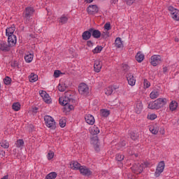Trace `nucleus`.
<instances>
[{
  "mask_svg": "<svg viewBox=\"0 0 179 179\" xmlns=\"http://www.w3.org/2000/svg\"><path fill=\"white\" fill-rule=\"evenodd\" d=\"M59 103L61 106H64L66 111H71L73 110V105L71 103H73V99L68 96H61L59 99Z\"/></svg>",
  "mask_w": 179,
  "mask_h": 179,
  "instance_id": "nucleus-1",
  "label": "nucleus"
},
{
  "mask_svg": "<svg viewBox=\"0 0 179 179\" xmlns=\"http://www.w3.org/2000/svg\"><path fill=\"white\" fill-rule=\"evenodd\" d=\"M36 10H34V7L28 6L25 8L24 11V19H25V22L28 23L31 20V16L34 15Z\"/></svg>",
  "mask_w": 179,
  "mask_h": 179,
  "instance_id": "nucleus-2",
  "label": "nucleus"
},
{
  "mask_svg": "<svg viewBox=\"0 0 179 179\" xmlns=\"http://www.w3.org/2000/svg\"><path fill=\"white\" fill-rule=\"evenodd\" d=\"M45 124L48 128H50L51 129H55L57 125L55 124V120L54 118L50 115H45L44 117Z\"/></svg>",
  "mask_w": 179,
  "mask_h": 179,
  "instance_id": "nucleus-3",
  "label": "nucleus"
},
{
  "mask_svg": "<svg viewBox=\"0 0 179 179\" xmlns=\"http://www.w3.org/2000/svg\"><path fill=\"white\" fill-rule=\"evenodd\" d=\"M168 10L170 12L172 19L173 20L179 21V10L173 7V6H169L168 7Z\"/></svg>",
  "mask_w": 179,
  "mask_h": 179,
  "instance_id": "nucleus-4",
  "label": "nucleus"
},
{
  "mask_svg": "<svg viewBox=\"0 0 179 179\" xmlns=\"http://www.w3.org/2000/svg\"><path fill=\"white\" fill-rule=\"evenodd\" d=\"M78 92L82 96H87L89 94V87L85 83H80L78 86Z\"/></svg>",
  "mask_w": 179,
  "mask_h": 179,
  "instance_id": "nucleus-5",
  "label": "nucleus"
},
{
  "mask_svg": "<svg viewBox=\"0 0 179 179\" xmlns=\"http://www.w3.org/2000/svg\"><path fill=\"white\" fill-rule=\"evenodd\" d=\"M165 166H166V164H164V161H161L158 164L155 173V177H160V174H162V173L164 171Z\"/></svg>",
  "mask_w": 179,
  "mask_h": 179,
  "instance_id": "nucleus-6",
  "label": "nucleus"
},
{
  "mask_svg": "<svg viewBox=\"0 0 179 179\" xmlns=\"http://www.w3.org/2000/svg\"><path fill=\"white\" fill-rule=\"evenodd\" d=\"M150 64L152 66H157V65L162 64V57L160 55H154L150 58Z\"/></svg>",
  "mask_w": 179,
  "mask_h": 179,
  "instance_id": "nucleus-7",
  "label": "nucleus"
},
{
  "mask_svg": "<svg viewBox=\"0 0 179 179\" xmlns=\"http://www.w3.org/2000/svg\"><path fill=\"white\" fill-rule=\"evenodd\" d=\"M80 173L82 174V176H85V177H90L92 174H93V172L90 169V168H88L86 166H82L80 169Z\"/></svg>",
  "mask_w": 179,
  "mask_h": 179,
  "instance_id": "nucleus-8",
  "label": "nucleus"
},
{
  "mask_svg": "<svg viewBox=\"0 0 179 179\" xmlns=\"http://www.w3.org/2000/svg\"><path fill=\"white\" fill-rule=\"evenodd\" d=\"M39 94L45 103H47V104L51 103V97L45 91H39Z\"/></svg>",
  "mask_w": 179,
  "mask_h": 179,
  "instance_id": "nucleus-9",
  "label": "nucleus"
},
{
  "mask_svg": "<svg viewBox=\"0 0 179 179\" xmlns=\"http://www.w3.org/2000/svg\"><path fill=\"white\" fill-rule=\"evenodd\" d=\"M8 37V43L10 45V47H15L16 45V43L17 42V39L16 38V35H10Z\"/></svg>",
  "mask_w": 179,
  "mask_h": 179,
  "instance_id": "nucleus-10",
  "label": "nucleus"
},
{
  "mask_svg": "<svg viewBox=\"0 0 179 179\" xmlns=\"http://www.w3.org/2000/svg\"><path fill=\"white\" fill-rule=\"evenodd\" d=\"M88 15H96L99 12V7L96 5H92L87 7Z\"/></svg>",
  "mask_w": 179,
  "mask_h": 179,
  "instance_id": "nucleus-11",
  "label": "nucleus"
},
{
  "mask_svg": "<svg viewBox=\"0 0 179 179\" xmlns=\"http://www.w3.org/2000/svg\"><path fill=\"white\" fill-rule=\"evenodd\" d=\"M126 78L130 86H135V83H136V80L135 79V77H134V74L131 73H127Z\"/></svg>",
  "mask_w": 179,
  "mask_h": 179,
  "instance_id": "nucleus-12",
  "label": "nucleus"
},
{
  "mask_svg": "<svg viewBox=\"0 0 179 179\" xmlns=\"http://www.w3.org/2000/svg\"><path fill=\"white\" fill-rule=\"evenodd\" d=\"M10 46L9 44H6L5 41L0 42V51H3V52H8L10 50Z\"/></svg>",
  "mask_w": 179,
  "mask_h": 179,
  "instance_id": "nucleus-13",
  "label": "nucleus"
},
{
  "mask_svg": "<svg viewBox=\"0 0 179 179\" xmlns=\"http://www.w3.org/2000/svg\"><path fill=\"white\" fill-rule=\"evenodd\" d=\"M90 31H91V35L94 38H100V37H101V32L99 31V29L90 28Z\"/></svg>",
  "mask_w": 179,
  "mask_h": 179,
  "instance_id": "nucleus-14",
  "label": "nucleus"
},
{
  "mask_svg": "<svg viewBox=\"0 0 179 179\" xmlns=\"http://www.w3.org/2000/svg\"><path fill=\"white\" fill-rule=\"evenodd\" d=\"M143 110V105H142V101H138L136 103V106L134 108V111L136 114H141Z\"/></svg>",
  "mask_w": 179,
  "mask_h": 179,
  "instance_id": "nucleus-15",
  "label": "nucleus"
},
{
  "mask_svg": "<svg viewBox=\"0 0 179 179\" xmlns=\"http://www.w3.org/2000/svg\"><path fill=\"white\" fill-rule=\"evenodd\" d=\"M70 168L71 170H79L80 171V169H82V166L80 164L76 161H72L70 164Z\"/></svg>",
  "mask_w": 179,
  "mask_h": 179,
  "instance_id": "nucleus-16",
  "label": "nucleus"
},
{
  "mask_svg": "<svg viewBox=\"0 0 179 179\" xmlns=\"http://www.w3.org/2000/svg\"><path fill=\"white\" fill-rule=\"evenodd\" d=\"M85 120L87 122V124H89V125H94L95 122L94 117L90 114H88L85 115Z\"/></svg>",
  "mask_w": 179,
  "mask_h": 179,
  "instance_id": "nucleus-17",
  "label": "nucleus"
},
{
  "mask_svg": "<svg viewBox=\"0 0 179 179\" xmlns=\"http://www.w3.org/2000/svg\"><path fill=\"white\" fill-rule=\"evenodd\" d=\"M103 66V64H101V62L100 60H96L94 64V69L95 72L98 73L101 71V68Z\"/></svg>",
  "mask_w": 179,
  "mask_h": 179,
  "instance_id": "nucleus-18",
  "label": "nucleus"
},
{
  "mask_svg": "<svg viewBox=\"0 0 179 179\" xmlns=\"http://www.w3.org/2000/svg\"><path fill=\"white\" fill-rule=\"evenodd\" d=\"M148 108H150V110H159V108H160L157 99L155 101L150 102L148 104Z\"/></svg>",
  "mask_w": 179,
  "mask_h": 179,
  "instance_id": "nucleus-19",
  "label": "nucleus"
},
{
  "mask_svg": "<svg viewBox=\"0 0 179 179\" xmlns=\"http://www.w3.org/2000/svg\"><path fill=\"white\" fill-rule=\"evenodd\" d=\"M83 40L87 41V40H90V37H92V31H90V29L87 31H85L82 35Z\"/></svg>",
  "mask_w": 179,
  "mask_h": 179,
  "instance_id": "nucleus-20",
  "label": "nucleus"
},
{
  "mask_svg": "<svg viewBox=\"0 0 179 179\" xmlns=\"http://www.w3.org/2000/svg\"><path fill=\"white\" fill-rule=\"evenodd\" d=\"M157 101L158 103V106H159V108H162V107L167 104V99L166 98H159L157 99Z\"/></svg>",
  "mask_w": 179,
  "mask_h": 179,
  "instance_id": "nucleus-21",
  "label": "nucleus"
},
{
  "mask_svg": "<svg viewBox=\"0 0 179 179\" xmlns=\"http://www.w3.org/2000/svg\"><path fill=\"white\" fill-rule=\"evenodd\" d=\"M15 27H10L9 28H7L6 29V36H15L13 33H15Z\"/></svg>",
  "mask_w": 179,
  "mask_h": 179,
  "instance_id": "nucleus-22",
  "label": "nucleus"
},
{
  "mask_svg": "<svg viewBox=\"0 0 179 179\" xmlns=\"http://www.w3.org/2000/svg\"><path fill=\"white\" fill-rule=\"evenodd\" d=\"M115 45L117 48H122L124 45L122 44V41H121V38L117 37L115 41Z\"/></svg>",
  "mask_w": 179,
  "mask_h": 179,
  "instance_id": "nucleus-23",
  "label": "nucleus"
},
{
  "mask_svg": "<svg viewBox=\"0 0 179 179\" xmlns=\"http://www.w3.org/2000/svg\"><path fill=\"white\" fill-rule=\"evenodd\" d=\"M177 107H178V103L176 101H172L169 105V109L171 111H176L177 110Z\"/></svg>",
  "mask_w": 179,
  "mask_h": 179,
  "instance_id": "nucleus-24",
  "label": "nucleus"
},
{
  "mask_svg": "<svg viewBox=\"0 0 179 179\" xmlns=\"http://www.w3.org/2000/svg\"><path fill=\"white\" fill-rule=\"evenodd\" d=\"M136 59L138 62H142V61L145 59V55L141 52H138L136 55Z\"/></svg>",
  "mask_w": 179,
  "mask_h": 179,
  "instance_id": "nucleus-25",
  "label": "nucleus"
},
{
  "mask_svg": "<svg viewBox=\"0 0 179 179\" xmlns=\"http://www.w3.org/2000/svg\"><path fill=\"white\" fill-rule=\"evenodd\" d=\"M33 54L31 53H27L24 56V60L26 62H27L28 64H30V62H31V61H33Z\"/></svg>",
  "mask_w": 179,
  "mask_h": 179,
  "instance_id": "nucleus-26",
  "label": "nucleus"
},
{
  "mask_svg": "<svg viewBox=\"0 0 179 179\" xmlns=\"http://www.w3.org/2000/svg\"><path fill=\"white\" fill-rule=\"evenodd\" d=\"M38 80V76H37L34 73H32L30 74L29 82H31L32 83H34V82H37Z\"/></svg>",
  "mask_w": 179,
  "mask_h": 179,
  "instance_id": "nucleus-27",
  "label": "nucleus"
},
{
  "mask_svg": "<svg viewBox=\"0 0 179 179\" xmlns=\"http://www.w3.org/2000/svg\"><path fill=\"white\" fill-rule=\"evenodd\" d=\"M0 145L3 149H8L9 148V142L6 140H1L0 141Z\"/></svg>",
  "mask_w": 179,
  "mask_h": 179,
  "instance_id": "nucleus-28",
  "label": "nucleus"
},
{
  "mask_svg": "<svg viewBox=\"0 0 179 179\" xmlns=\"http://www.w3.org/2000/svg\"><path fill=\"white\" fill-rule=\"evenodd\" d=\"M113 91L114 90L111 86L108 87L104 90L105 94H106V96H110V94H113Z\"/></svg>",
  "mask_w": 179,
  "mask_h": 179,
  "instance_id": "nucleus-29",
  "label": "nucleus"
},
{
  "mask_svg": "<svg viewBox=\"0 0 179 179\" xmlns=\"http://www.w3.org/2000/svg\"><path fill=\"white\" fill-rule=\"evenodd\" d=\"M159 94L160 93L157 90H154L150 93V99H157Z\"/></svg>",
  "mask_w": 179,
  "mask_h": 179,
  "instance_id": "nucleus-30",
  "label": "nucleus"
},
{
  "mask_svg": "<svg viewBox=\"0 0 179 179\" xmlns=\"http://www.w3.org/2000/svg\"><path fill=\"white\" fill-rule=\"evenodd\" d=\"M103 51V46L97 45L94 50H92L93 54H100Z\"/></svg>",
  "mask_w": 179,
  "mask_h": 179,
  "instance_id": "nucleus-31",
  "label": "nucleus"
},
{
  "mask_svg": "<svg viewBox=\"0 0 179 179\" xmlns=\"http://www.w3.org/2000/svg\"><path fill=\"white\" fill-rule=\"evenodd\" d=\"M57 178V173L56 172H51L48 174L45 177V179H55Z\"/></svg>",
  "mask_w": 179,
  "mask_h": 179,
  "instance_id": "nucleus-32",
  "label": "nucleus"
},
{
  "mask_svg": "<svg viewBox=\"0 0 179 179\" xmlns=\"http://www.w3.org/2000/svg\"><path fill=\"white\" fill-rule=\"evenodd\" d=\"M59 22L62 23V24H65V23L68 22V17L65 15H62L60 18H59Z\"/></svg>",
  "mask_w": 179,
  "mask_h": 179,
  "instance_id": "nucleus-33",
  "label": "nucleus"
},
{
  "mask_svg": "<svg viewBox=\"0 0 179 179\" xmlns=\"http://www.w3.org/2000/svg\"><path fill=\"white\" fill-rule=\"evenodd\" d=\"M92 141H95V143L96 145H94V149L96 152H99V150H100L99 148V138L97 136L93 137Z\"/></svg>",
  "mask_w": 179,
  "mask_h": 179,
  "instance_id": "nucleus-34",
  "label": "nucleus"
},
{
  "mask_svg": "<svg viewBox=\"0 0 179 179\" xmlns=\"http://www.w3.org/2000/svg\"><path fill=\"white\" fill-rule=\"evenodd\" d=\"M12 108L14 111H19V110H20V103L19 102L14 103L12 106Z\"/></svg>",
  "mask_w": 179,
  "mask_h": 179,
  "instance_id": "nucleus-35",
  "label": "nucleus"
},
{
  "mask_svg": "<svg viewBox=\"0 0 179 179\" xmlns=\"http://www.w3.org/2000/svg\"><path fill=\"white\" fill-rule=\"evenodd\" d=\"M101 37L103 40L108 38V37H110V32H108V31H103L102 34L101 33Z\"/></svg>",
  "mask_w": 179,
  "mask_h": 179,
  "instance_id": "nucleus-36",
  "label": "nucleus"
},
{
  "mask_svg": "<svg viewBox=\"0 0 179 179\" xmlns=\"http://www.w3.org/2000/svg\"><path fill=\"white\" fill-rule=\"evenodd\" d=\"M91 134L92 135H98V134H100V129H98V127H93L91 129Z\"/></svg>",
  "mask_w": 179,
  "mask_h": 179,
  "instance_id": "nucleus-37",
  "label": "nucleus"
},
{
  "mask_svg": "<svg viewBox=\"0 0 179 179\" xmlns=\"http://www.w3.org/2000/svg\"><path fill=\"white\" fill-rule=\"evenodd\" d=\"M66 125V119H65V117L60 119L59 126L61 127V128H65Z\"/></svg>",
  "mask_w": 179,
  "mask_h": 179,
  "instance_id": "nucleus-38",
  "label": "nucleus"
},
{
  "mask_svg": "<svg viewBox=\"0 0 179 179\" xmlns=\"http://www.w3.org/2000/svg\"><path fill=\"white\" fill-rule=\"evenodd\" d=\"M101 114L102 117H108L110 115V111L106 109L101 110Z\"/></svg>",
  "mask_w": 179,
  "mask_h": 179,
  "instance_id": "nucleus-39",
  "label": "nucleus"
},
{
  "mask_svg": "<svg viewBox=\"0 0 179 179\" xmlns=\"http://www.w3.org/2000/svg\"><path fill=\"white\" fill-rule=\"evenodd\" d=\"M130 138L132 141H136L139 138V136L135 132H131L130 133Z\"/></svg>",
  "mask_w": 179,
  "mask_h": 179,
  "instance_id": "nucleus-40",
  "label": "nucleus"
},
{
  "mask_svg": "<svg viewBox=\"0 0 179 179\" xmlns=\"http://www.w3.org/2000/svg\"><path fill=\"white\" fill-rule=\"evenodd\" d=\"M66 89V85H65V84H59L58 90L59 92H65Z\"/></svg>",
  "mask_w": 179,
  "mask_h": 179,
  "instance_id": "nucleus-41",
  "label": "nucleus"
},
{
  "mask_svg": "<svg viewBox=\"0 0 179 179\" xmlns=\"http://www.w3.org/2000/svg\"><path fill=\"white\" fill-rule=\"evenodd\" d=\"M3 83L4 84L8 85L10 83H12V78H10V77L6 76L4 79H3Z\"/></svg>",
  "mask_w": 179,
  "mask_h": 179,
  "instance_id": "nucleus-42",
  "label": "nucleus"
},
{
  "mask_svg": "<svg viewBox=\"0 0 179 179\" xmlns=\"http://www.w3.org/2000/svg\"><path fill=\"white\" fill-rule=\"evenodd\" d=\"M24 145V141L22 139H19L17 141L16 146L17 148H22Z\"/></svg>",
  "mask_w": 179,
  "mask_h": 179,
  "instance_id": "nucleus-43",
  "label": "nucleus"
},
{
  "mask_svg": "<svg viewBox=\"0 0 179 179\" xmlns=\"http://www.w3.org/2000/svg\"><path fill=\"white\" fill-rule=\"evenodd\" d=\"M148 120L153 121V120H156L157 118V115L155 113H152V114L148 115Z\"/></svg>",
  "mask_w": 179,
  "mask_h": 179,
  "instance_id": "nucleus-44",
  "label": "nucleus"
},
{
  "mask_svg": "<svg viewBox=\"0 0 179 179\" xmlns=\"http://www.w3.org/2000/svg\"><path fill=\"white\" fill-rule=\"evenodd\" d=\"M150 132H152V134H153L154 135H157V134L159 133V130L153 127H150Z\"/></svg>",
  "mask_w": 179,
  "mask_h": 179,
  "instance_id": "nucleus-45",
  "label": "nucleus"
},
{
  "mask_svg": "<svg viewBox=\"0 0 179 179\" xmlns=\"http://www.w3.org/2000/svg\"><path fill=\"white\" fill-rule=\"evenodd\" d=\"M116 160L117 162H122L124 160V155L121 154H117L116 155Z\"/></svg>",
  "mask_w": 179,
  "mask_h": 179,
  "instance_id": "nucleus-46",
  "label": "nucleus"
},
{
  "mask_svg": "<svg viewBox=\"0 0 179 179\" xmlns=\"http://www.w3.org/2000/svg\"><path fill=\"white\" fill-rule=\"evenodd\" d=\"M103 28L105 29V30H106L107 31H108V30H111V24H110V22H106L104 24Z\"/></svg>",
  "mask_w": 179,
  "mask_h": 179,
  "instance_id": "nucleus-47",
  "label": "nucleus"
},
{
  "mask_svg": "<svg viewBox=\"0 0 179 179\" xmlns=\"http://www.w3.org/2000/svg\"><path fill=\"white\" fill-rule=\"evenodd\" d=\"M122 71L123 72H128L129 71V66L128 64H122Z\"/></svg>",
  "mask_w": 179,
  "mask_h": 179,
  "instance_id": "nucleus-48",
  "label": "nucleus"
},
{
  "mask_svg": "<svg viewBox=\"0 0 179 179\" xmlns=\"http://www.w3.org/2000/svg\"><path fill=\"white\" fill-rule=\"evenodd\" d=\"M144 87L145 89L150 87V83L147 79H144Z\"/></svg>",
  "mask_w": 179,
  "mask_h": 179,
  "instance_id": "nucleus-49",
  "label": "nucleus"
},
{
  "mask_svg": "<svg viewBox=\"0 0 179 179\" xmlns=\"http://www.w3.org/2000/svg\"><path fill=\"white\" fill-rule=\"evenodd\" d=\"M59 75H61V71L59 70H56L54 72L55 78H59Z\"/></svg>",
  "mask_w": 179,
  "mask_h": 179,
  "instance_id": "nucleus-50",
  "label": "nucleus"
},
{
  "mask_svg": "<svg viewBox=\"0 0 179 179\" xmlns=\"http://www.w3.org/2000/svg\"><path fill=\"white\" fill-rule=\"evenodd\" d=\"M53 157H54V152H50L48 154V160H51V159H53Z\"/></svg>",
  "mask_w": 179,
  "mask_h": 179,
  "instance_id": "nucleus-51",
  "label": "nucleus"
},
{
  "mask_svg": "<svg viewBox=\"0 0 179 179\" xmlns=\"http://www.w3.org/2000/svg\"><path fill=\"white\" fill-rule=\"evenodd\" d=\"M87 47H93V45H94V43H92V41H87Z\"/></svg>",
  "mask_w": 179,
  "mask_h": 179,
  "instance_id": "nucleus-52",
  "label": "nucleus"
},
{
  "mask_svg": "<svg viewBox=\"0 0 179 179\" xmlns=\"http://www.w3.org/2000/svg\"><path fill=\"white\" fill-rule=\"evenodd\" d=\"M11 66L13 68H16V66H19V63H17V62H14L11 64Z\"/></svg>",
  "mask_w": 179,
  "mask_h": 179,
  "instance_id": "nucleus-53",
  "label": "nucleus"
},
{
  "mask_svg": "<svg viewBox=\"0 0 179 179\" xmlns=\"http://www.w3.org/2000/svg\"><path fill=\"white\" fill-rule=\"evenodd\" d=\"M135 2V0H127V5H132V3H134Z\"/></svg>",
  "mask_w": 179,
  "mask_h": 179,
  "instance_id": "nucleus-54",
  "label": "nucleus"
},
{
  "mask_svg": "<svg viewBox=\"0 0 179 179\" xmlns=\"http://www.w3.org/2000/svg\"><path fill=\"white\" fill-rule=\"evenodd\" d=\"M118 0H110L111 5H117Z\"/></svg>",
  "mask_w": 179,
  "mask_h": 179,
  "instance_id": "nucleus-55",
  "label": "nucleus"
},
{
  "mask_svg": "<svg viewBox=\"0 0 179 179\" xmlns=\"http://www.w3.org/2000/svg\"><path fill=\"white\" fill-rule=\"evenodd\" d=\"M169 72V69L167 67H164L163 68V73H167Z\"/></svg>",
  "mask_w": 179,
  "mask_h": 179,
  "instance_id": "nucleus-56",
  "label": "nucleus"
},
{
  "mask_svg": "<svg viewBox=\"0 0 179 179\" xmlns=\"http://www.w3.org/2000/svg\"><path fill=\"white\" fill-rule=\"evenodd\" d=\"M121 146H127V141H122L121 143Z\"/></svg>",
  "mask_w": 179,
  "mask_h": 179,
  "instance_id": "nucleus-57",
  "label": "nucleus"
},
{
  "mask_svg": "<svg viewBox=\"0 0 179 179\" xmlns=\"http://www.w3.org/2000/svg\"><path fill=\"white\" fill-rule=\"evenodd\" d=\"M0 156L5 157V151L1 150V153H0Z\"/></svg>",
  "mask_w": 179,
  "mask_h": 179,
  "instance_id": "nucleus-58",
  "label": "nucleus"
},
{
  "mask_svg": "<svg viewBox=\"0 0 179 179\" xmlns=\"http://www.w3.org/2000/svg\"><path fill=\"white\" fill-rule=\"evenodd\" d=\"M85 2H87V3H92V2H93V0H85Z\"/></svg>",
  "mask_w": 179,
  "mask_h": 179,
  "instance_id": "nucleus-59",
  "label": "nucleus"
},
{
  "mask_svg": "<svg viewBox=\"0 0 179 179\" xmlns=\"http://www.w3.org/2000/svg\"><path fill=\"white\" fill-rule=\"evenodd\" d=\"M37 110H38V108H37V107H36V108H34V112H35V113H37Z\"/></svg>",
  "mask_w": 179,
  "mask_h": 179,
  "instance_id": "nucleus-60",
  "label": "nucleus"
},
{
  "mask_svg": "<svg viewBox=\"0 0 179 179\" xmlns=\"http://www.w3.org/2000/svg\"><path fill=\"white\" fill-rule=\"evenodd\" d=\"M175 41L176 42V43H178V41H179V40H178V38H175Z\"/></svg>",
  "mask_w": 179,
  "mask_h": 179,
  "instance_id": "nucleus-61",
  "label": "nucleus"
},
{
  "mask_svg": "<svg viewBox=\"0 0 179 179\" xmlns=\"http://www.w3.org/2000/svg\"><path fill=\"white\" fill-rule=\"evenodd\" d=\"M29 36H30V37H34V36H33V35H31V34H30Z\"/></svg>",
  "mask_w": 179,
  "mask_h": 179,
  "instance_id": "nucleus-62",
  "label": "nucleus"
},
{
  "mask_svg": "<svg viewBox=\"0 0 179 179\" xmlns=\"http://www.w3.org/2000/svg\"><path fill=\"white\" fill-rule=\"evenodd\" d=\"M0 89H1V84H0Z\"/></svg>",
  "mask_w": 179,
  "mask_h": 179,
  "instance_id": "nucleus-63",
  "label": "nucleus"
}]
</instances>
